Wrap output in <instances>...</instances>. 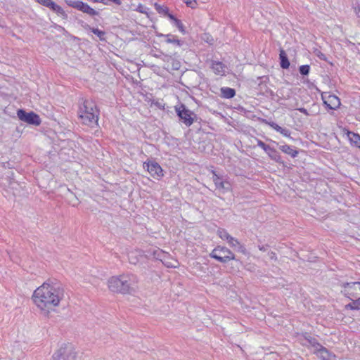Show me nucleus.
Masks as SVG:
<instances>
[{"label":"nucleus","instance_id":"nucleus-31","mask_svg":"<svg viewBox=\"0 0 360 360\" xmlns=\"http://www.w3.org/2000/svg\"><path fill=\"white\" fill-rule=\"evenodd\" d=\"M183 1L186 5V6L191 8H195L198 5L197 0H183Z\"/></svg>","mask_w":360,"mask_h":360},{"label":"nucleus","instance_id":"nucleus-29","mask_svg":"<svg viewBox=\"0 0 360 360\" xmlns=\"http://www.w3.org/2000/svg\"><path fill=\"white\" fill-rule=\"evenodd\" d=\"M91 32L96 34L101 41H105V32L100 30L98 28H91Z\"/></svg>","mask_w":360,"mask_h":360},{"label":"nucleus","instance_id":"nucleus-38","mask_svg":"<svg viewBox=\"0 0 360 360\" xmlns=\"http://www.w3.org/2000/svg\"><path fill=\"white\" fill-rule=\"evenodd\" d=\"M298 110L305 115H308L307 110L304 108H299Z\"/></svg>","mask_w":360,"mask_h":360},{"label":"nucleus","instance_id":"nucleus-5","mask_svg":"<svg viewBox=\"0 0 360 360\" xmlns=\"http://www.w3.org/2000/svg\"><path fill=\"white\" fill-rule=\"evenodd\" d=\"M153 255L160 260L162 264L168 268H176L179 265L177 260L170 257L169 255L160 249H156L153 251Z\"/></svg>","mask_w":360,"mask_h":360},{"label":"nucleus","instance_id":"nucleus-6","mask_svg":"<svg viewBox=\"0 0 360 360\" xmlns=\"http://www.w3.org/2000/svg\"><path fill=\"white\" fill-rule=\"evenodd\" d=\"M53 358L55 360H75L76 352L74 347L68 345L60 347Z\"/></svg>","mask_w":360,"mask_h":360},{"label":"nucleus","instance_id":"nucleus-35","mask_svg":"<svg viewBox=\"0 0 360 360\" xmlns=\"http://www.w3.org/2000/svg\"><path fill=\"white\" fill-rule=\"evenodd\" d=\"M257 143L259 147L262 148L264 151L266 150L267 148L269 147V145L265 144L262 141L257 139Z\"/></svg>","mask_w":360,"mask_h":360},{"label":"nucleus","instance_id":"nucleus-28","mask_svg":"<svg viewBox=\"0 0 360 360\" xmlns=\"http://www.w3.org/2000/svg\"><path fill=\"white\" fill-rule=\"evenodd\" d=\"M217 235L221 239L226 240V242L231 236L229 233L224 229H219L217 230Z\"/></svg>","mask_w":360,"mask_h":360},{"label":"nucleus","instance_id":"nucleus-32","mask_svg":"<svg viewBox=\"0 0 360 360\" xmlns=\"http://www.w3.org/2000/svg\"><path fill=\"white\" fill-rule=\"evenodd\" d=\"M148 8L146 6H144L142 4H139L137 6V8L136 9V11H137L138 12H140L141 13H144V14H148Z\"/></svg>","mask_w":360,"mask_h":360},{"label":"nucleus","instance_id":"nucleus-13","mask_svg":"<svg viewBox=\"0 0 360 360\" xmlns=\"http://www.w3.org/2000/svg\"><path fill=\"white\" fill-rule=\"evenodd\" d=\"M143 168L146 169L149 174L156 179H160L161 177L163 176L162 169L157 162H144Z\"/></svg>","mask_w":360,"mask_h":360},{"label":"nucleus","instance_id":"nucleus-3","mask_svg":"<svg viewBox=\"0 0 360 360\" xmlns=\"http://www.w3.org/2000/svg\"><path fill=\"white\" fill-rule=\"evenodd\" d=\"M78 114L84 124L90 127L97 124L98 120V110L94 101L89 100L84 101L79 107Z\"/></svg>","mask_w":360,"mask_h":360},{"label":"nucleus","instance_id":"nucleus-18","mask_svg":"<svg viewBox=\"0 0 360 360\" xmlns=\"http://www.w3.org/2000/svg\"><path fill=\"white\" fill-rule=\"evenodd\" d=\"M265 153L274 161L281 163L282 158L279 153L274 148L269 146Z\"/></svg>","mask_w":360,"mask_h":360},{"label":"nucleus","instance_id":"nucleus-1","mask_svg":"<svg viewBox=\"0 0 360 360\" xmlns=\"http://www.w3.org/2000/svg\"><path fill=\"white\" fill-rule=\"evenodd\" d=\"M64 297V290L58 283L47 281L33 292L32 299L40 313L49 316L56 311Z\"/></svg>","mask_w":360,"mask_h":360},{"label":"nucleus","instance_id":"nucleus-40","mask_svg":"<svg viewBox=\"0 0 360 360\" xmlns=\"http://www.w3.org/2000/svg\"><path fill=\"white\" fill-rule=\"evenodd\" d=\"M259 250H263V251H264V250H265V248H264V247H260V248H259Z\"/></svg>","mask_w":360,"mask_h":360},{"label":"nucleus","instance_id":"nucleus-21","mask_svg":"<svg viewBox=\"0 0 360 360\" xmlns=\"http://www.w3.org/2000/svg\"><path fill=\"white\" fill-rule=\"evenodd\" d=\"M280 149L283 153L290 155L292 158H295L298 154L297 150L286 144L281 146Z\"/></svg>","mask_w":360,"mask_h":360},{"label":"nucleus","instance_id":"nucleus-34","mask_svg":"<svg viewBox=\"0 0 360 360\" xmlns=\"http://www.w3.org/2000/svg\"><path fill=\"white\" fill-rule=\"evenodd\" d=\"M316 56L322 60H327V58L325 54H323L321 51L316 50L315 51Z\"/></svg>","mask_w":360,"mask_h":360},{"label":"nucleus","instance_id":"nucleus-26","mask_svg":"<svg viewBox=\"0 0 360 360\" xmlns=\"http://www.w3.org/2000/svg\"><path fill=\"white\" fill-rule=\"evenodd\" d=\"M281 59V66L283 69H287L290 66V62L286 56V54L284 51L281 50L279 54Z\"/></svg>","mask_w":360,"mask_h":360},{"label":"nucleus","instance_id":"nucleus-9","mask_svg":"<svg viewBox=\"0 0 360 360\" xmlns=\"http://www.w3.org/2000/svg\"><path fill=\"white\" fill-rule=\"evenodd\" d=\"M309 343L314 347L317 356L321 360H336V356L329 352L326 348L317 343L314 339H307Z\"/></svg>","mask_w":360,"mask_h":360},{"label":"nucleus","instance_id":"nucleus-39","mask_svg":"<svg viewBox=\"0 0 360 360\" xmlns=\"http://www.w3.org/2000/svg\"><path fill=\"white\" fill-rule=\"evenodd\" d=\"M274 256H275V254L272 252V253L271 254V256H270V257H271V259H273V258H274Z\"/></svg>","mask_w":360,"mask_h":360},{"label":"nucleus","instance_id":"nucleus-14","mask_svg":"<svg viewBox=\"0 0 360 360\" xmlns=\"http://www.w3.org/2000/svg\"><path fill=\"white\" fill-rule=\"evenodd\" d=\"M210 67L217 75L224 76L227 72H229L228 67L220 61L211 60Z\"/></svg>","mask_w":360,"mask_h":360},{"label":"nucleus","instance_id":"nucleus-4","mask_svg":"<svg viewBox=\"0 0 360 360\" xmlns=\"http://www.w3.org/2000/svg\"><path fill=\"white\" fill-rule=\"evenodd\" d=\"M211 257L220 262H227L234 259V255L226 247L218 246L210 253Z\"/></svg>","mask_w":360,"mask_h":360},{"label":"nucleus","instance_id":"nucleus-33","mask_svg":"<svg viewBox=\"0 0 360 360\" xmlns=\"http://www.w3.org/2000/svg\"><path fill=\"white\" fill-rule=\"evenodd\" d=\"M278 132L281 133L285 137H290V131L286 128L281 127Z\"/></svg>","mask_w":360,"mask_h":360},{"label":"nucleus","instance_id":"nucleus-27","mask_svg":"<svg viewBox=\"0 0 360 360\" xmlns=\"http://www.w3.org/2000/svg\"><path fill=\"white\" fill-rule=\"evenodd\" d=\"M352 300V302L347 304L345 308L351 310H359L360 309V297L356 300Z\"/></svg>","mask_w":360,"mask_h":360},{"label":"nucleus","instance_id":"nucleus-10","mask_svg":"<svg viewBox=\"0 0 360 360\" xmlns=\"http://www.w3.org/2000/svg\"><path fill=\"white\" fill-rule=\"evenodd\" d=\"M17 115L19 120L29 124L39 126L41 124L39 116L33 112H26L25 110L20 109L18 110Z\"/></svg>","mask_w":360,"mask_h":360},{"label":"nucleus","instance_id":"nucleus-24","mask_svg":"<svg viewBox=\"0 0 360 360\" xmlns=\"http://www.w3.org/2000/svg\"><path fill=\"white\" fill-rule=\"evenodd\" d=\"M168 18L170 20H172L173 22V23L178 27V29L181 33H182V34L186 33V30H185L184 26L181 20L176 18L174 17V15H173L172 14L169 15Z\"/></svg>","mask_w":360,"mask_h":360},{"label":"nucleus","instance_id":"nucleus-2","mask_svg":"<svg viewBox=\"0 0 360 360\" xmlns=\"http://www.w3.org/2000/svg\"><path fill=\"white\" fill-rule=\"evenodd\" d=\"M138 278L134 274L112 276L108 281L110 290L115 292L131 293L138 288Z\"/></svg>","mask_w":360,"mask_h":360},{"label":"nucleus","instance_id":"nucleus-17","mask_svg":"<svg viewBox=\"0 0 360 360\" xmlns=\"http://www.w3.org/2000/svg\"><path fill=\"white\" fill-rule=\"evenodd\" d=\"M40 4L49 8L54 12L60 15H65L63 9L58 4H55L51 0H36Z\"/></svg>","mask_w":360,"mask_h":360},{"label":"nucleus","instance_id":"nucleus-7","mask_svg":"<svg viewBox=\"0 0 360 360\" xmlns=\"http://www.w3.org/2000/svg\"><path fill=\"white\" fill-rule=\"evenodd\" d=\"M176 112L186 126L190 127L193 124L195 114L191 110L187 109L184 105L176 107Z\"/></svg>","mask_w":360,"mask_h":360},{"label":"nucleus","instance_id":"nucleus-36","mask_svg":"<svg viewBox=\"0 0 360 360\" xmlns=\"http://www.w3.org/2000/svg\"><path fill=\"white\" fill-rule=\"evenodd\" d=\"M269 125L272 129H274V130H276V131H278L280 129V128L281 127H280L278 124H276V123H275V122H269Z\"/></svg>","mask_w":360,"mask_h":360},{"label":"nucleus","instance_id":"nucleus-20","mask_svg":"<svg viewBox=\"0 0 360 360\" xmlns=\"http://www.w3.org/2000/svg\"><path fill=\"white\" fill-rule=\"evenodd\" d=\"M142 256L143 255L141 251L136 250L134 251H131L128 254V259L131 264H136L139 262L140 258L142 257Z\"/></svg>","mask_w":360,"mask_h":360},{"label":"nucleus","instance_id":"nucleus-23","mask_svg":"<svg viewBox=\"0 0 360 360\" xmlns=\"http://www.w3.org/2000/svg\"><path fill=\"white\" fill-rule=\"evenodd\" d=\"M221 96L224 98H231L235 94L236 91L233 89L229 87H222L221 88Z\"/></svg>","mask_w":360,"mask_h":360},{"label":"nucleus","instance_id":"nucleus-11","mask_svg":"<svg viewBox=\"0 0 360 360\" xmlns=\"http://www.w3.org/2000/svg\"><path fill=\"white\" fill-rule=\"evenodd\" d=\"M342 287L344 288L342 292L350 300L359 295L357 290L360 292V282L345 283Z\"/></svg>","mask_w":360,"mask_h":360},{"label":"nucleus","instance_id":"nucleus-12","mask_svg":"<svg viewBox=\"0 0 360 360\" xmlns=\"http://www.w3.org/2000/svg\"><path fill=\"white\" fill-rule=\"evenodd\" d=\"M323 103L331 110H336L341 104L340 98L333 94L323 93L321 95Z\"/></svg>","mask_w":360,"mask_h":360},{"label":"nucleus","instance_id":"nucleus-19","mask_svg":"<svg viewBox=\"0 0 360 360\" xmlns=\"http://www.w3.org/2000/svg\"><path fill=\"white\" fill-rule=\"evenodd\" d=\"M345 133L347 134L351 143L355 146L360 148V136L358 134L350 131L347 129H344Z\"/></svg>","mask_w":360,"mask_h":360},{"label":"nucleus","instance_id":"nucleus-15","mask_svg":"<svg viewBox=\"0 0 360 360\" xmlns=\"http://www.w3.org/2000/svg\"><path fill=\"white\" fill-rule=\"evenodd\" d=\"M212 180L217 189L221 190L224 192H226L231 189V185L228 181H224L222 179L220 176H219L214 171H212Z\"/></svg>","mask_w":360,"mask_h":360},{"label":"nucleus","instance_id":"nucleus-30","mask_svg":"<svg viewBox=\"0 0 360 360\" xmlns=\"http://www.w3.org/2000/svg\"><path fill=\"white\" fill-rule=\"evenodd\" d=\"M310 66L309 65H303L300 66L299 71L302 75H307L309 73Z\"/></svg>","mask_w":360,"mask_h":360},{"label":"nucleus","instance_id":"nucleus-22","mask_svg":"<svg viewBox=\"0 0 360 360\" xmlns=\"http://www.w3.org/2000/svg\"><path fill=\"white\" fill-rule=\"evenodd\" d=\"M227 243L231 247L233 248L235 250H237L240 252L243 251V247L240 245V242L236 238L232 237L231 236L227 240Z\"/></svg>","mask_w":360,"mask_h":360},{"label":"nucleus","instance_id":"nucleus-25","mask_svg":"<svg viewBox=\"0 0 360 360\" xmlns=\"http://www.w3.org/2000/svg\"><path fill=\"white\" fill-rule=\"evenodd\" d=\"M154 6H155V10L160 15H162L164 16H167L169 18V15L172 14L169 12V8L167 6L159 5L157 3L155 4Z\"/></svg>","mask_w":360,"mask_h":360},{"label":"nucleus","instance_id":"nucleus-37","mask_svg":"<svg viewBox=\"0 0 360 360\" xmlns=\"http://www.w3.org/2000/svg\"><path fill=\"white\" fill-rule=\"evenodd\" d=\"M354 13L356 15V16L360 18V6H357L354 8Z\"/></svg>","mask_w":360,"mask_h":360},{"label":"nucleus","instance_id":"nucleus-8","mask_svg":"<svg viewBox=\"0 0 360 360\" xmlns=\"http://www.w3.org/2000/svg\"><path fill=\"white\" fill-rule=\"evenodd\" d=\"M66 2L70 6L83 12L84 13L88 14L90 16H96L99 14L98 11L82 1L66 0Z\"/></svg>","mask_w":360,"mask_h":360},{"label":"nucleus","instance_id":"nucleus-16","mask_svg":"<svg viewBox=\"0 0 360 360\" xmlns=\"http://www.w3.org/2000/svg\"><path fill=\"white\" fill-rule=\"evenodd\" d=\"M156 36L158 37H162L164 38V41L167 44H172L176 46H181L184 44V41L179 39L178 37L172 34H162V33H157Z\"/></svg>","mask_w":360,"mask_h":360}]
</instances>
